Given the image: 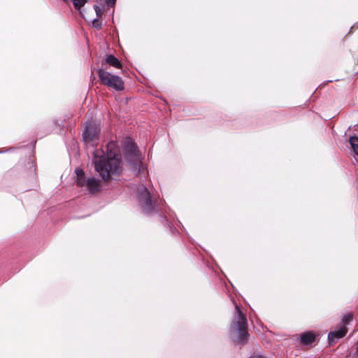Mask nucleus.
Wrapping results in <instances>:
<instances>
[{"instance_id": "obj_1", "label": "nucleus", "mask_w": 358, "mask_h": 358, "mask_svg": "<svg viewBox=\"0 0 358 358\" xmlns=\"http://www.w3.org/2000/svg\"><path fill=\"white\" fill-rule=\"evenodd\" d=\"M115 147V143L108 145L107 157L102 150H96L94 154L95 169L104 180L112 178L113 175H117L120 171V158L112 150Z\"/></svg>"}, {"instance_id": "obj_2", "label": "nucleus", "mask_w": 358, "mask_h": 358, "mask_svg": "<svg viewBox=\"0 0 358 358\" xmlns=\"http://www.w3.org/2000/svg\"><path fill=\"white\" fill-rule=\"evenodd\" d=\"M235 307L237 311V317L231 325V334L235 342L242 343L247 340L248 335L246 329L247 321L238 306L236 305Z\"/></svg>"}, {"instance_id": "obj_3", "label": "nucleus", "mask_w": 358, "mask_h": 358, "mask_svg": "<svg viewBox=\"0 0 358 358\" xmlns=\"http://www.w3.org/2000/svg\"><path fill=\"white\" fill-rule=\"evenodd\" d=\"M98 76L101 83L108 87L112 88L117 91H122L124 90V81L120 77L113 75L103 69H99L98 71Z\"/></svg>"}, {"instance_id": "obj_4", "label": "nucleus", "mask_w": 358, "mask_h": 358, "mask_svg": "<svg viewBox=\"0 0 358 358\" xmlns=\"http://www.w3.org/2000/svg\"><path fill=\"white\" fill-rule=\"evenodd\" d=\"M124 149L127 159L131 163L132 169L138 172L141 161L139 152L137 150L134 143L131 139L127 140Z\"/></svg>"}, {"instance_id": "obj_5", "label": "nucleus", "mask_w": 358, "mask_h": 358, "mask_svg": "<svg viewBox=\"0 0 358 358\" xmlns=\"http://www.w3.org/2000/svg\"><path fill=\"white\" fill-rule=\"evenodd\" d=\"M99 129H97L94 125L90 124L88 126L83 132L84 141L90 143L91 141L96 140L99 133Z\"/></svg>"}, {"instance_id": "obj_6", "label": "nucleus", "mask_w": 358, "mask_h": 358, "mask_svg": "<svg viewBox=\"0 0 358 358\" xmlns=\"http://www.w3.org/2000/svg\"><path fill=\"white\" fill-rule=\"evenodd\" d=\"M141 203L145 209L149 210L151 206V199L149 195V192L145 187L142 189L141 194L138 196Z\"/></svg>"}, {"instance_id": "obj_7", "label": "nucleus", "mask_w": 358, "mask_h": 358, "mask_svg": "<svg viewBox=\"0 0 358 358\" xmlns=\"http://www.w3.org/2000/svg\"><path fill=\"white\" fill-rule=\"evenodd\" d=\"M347 331V328L345 327H343L338 331L330 332L328 336L330 344L335 343L339 338H343L346 334Z\"/></svg>"}, {"instance_id": "obj_8", "label": "nucleus", "mask_w": 358, "mask_h": 358, "mask_svg": "<svg viewBox=\"0 0 358 358\" xmlns=\"http://www.w3.org/2000/svg\"><path fill=\"white\" fill-rule=\"evenodd\" d=\"M86 187L90 192L96 193L99 190V182L94 178H88L87 180Z\"/></svg>"}, {"instance_id": "obj_9", "label": "nucleus", "mask_w": 358, "mask_h": 358, "mask_svg": "<svg viewBox=\"0 0 358 358\" xmlns=\"http://www.w3.org/2000/svg\"><path fill=\"white\" fill-rule=\"evenodd\" d=\"M105 60L108 64L117 69H121L122 66L121 62L112 55H107Z\"/></svg>"}, {"instance_id": "obj_10", "label": "nucleus", "mask_w": 358, "mask_h": 358, "mask_svg": "<svg viewBox=\"0 0 358 358\" xmlns=\"http://www.w3.org/2000/svg\"><path fill=\"white\" fill-rule=\"evenodd\" d=\"M315 334L310 332L304 333L300 336L301 342L306 345L312 343L315 341Z\"/></svg>"}, {"instance_id": "obj_11", "label": "nucleus", "mask_w": 358, "mask_h": 358, "mask_svg": "<svg viewBox=\"0 0 358 358\" xmlns=\"http://www.w3.org/2000/svg\"><path fill=\"white\" fill-rule=\"evenodd\" d=\"M350 143L354 152L358 156V138L356 136L351 137Z\"/></svg>"}, {"instance_id": "obj_12", "label": "nucleus", "mask_w": 358, "mask_h": 358, "mask_svg": "<svg viewBox=\"0 0 358 358\" xmlns=\"http://www.w3.org/2000/svg\"><path fill=\"white\" fill-rule=\"evenodd\" d=\"M87 1V0H73V4L76 9L80 10Z\"/></svg>"}, {"instance_id": "obj_13", "label": "nucleus", "mask_w": 358, "mask_h": 358, "mask_svg": "<svg viewBox=\"0 0 358 358\" xmlns=\"http://www.w3.org/2000/svg\"><path fill=\"white\" fill-rule=\"evenodd\" d=\"M87 180H85V177L78 178L76 180V183L80 187L86 186Z\"/></svg>"}, {"instance_id": "obj_14", "label": "nucleus", "mask_w": 358, "mask_h": 358, "mask_svg": "<svg viewBox=\"0 0 358 358\" xmlns=\"http://www.w3.org/2000/svg\"><path fill=\"white\" fill-rule=\"evenodd\" d=\"M92 25L94 27H96L99 29L101 28V23L100 22V21L98 19H94L92 21Z\"/></svg>"}, {"instance_id": "obj_15", "label": "nucleus", "mask_w": 358, "mask_h": 358, "mask_svg": "<svg viewBox=\"0 0 358 358\" xmlns=\"http://www.w3.org/2000/svg\"><path fill=\"white\" fill-rule=\"evenodd\" d=\"M75 172H76L77 178L84 176V171L80 168H77L76 169Z\"/></svg>"}, {"instance_id": "obj_16", "label": "nucleus", "mask_w": 358, "mask_h": 358, "mask_svg": "<svg viewBox=\"0 0 358 358\" xmlns=\"http://www.w3.org/2000/svg\"><path fill=\"white\" fill-rule=\"evenodd\" d=\"M116 0H99V2L101 5L103 1H105L108 6H114Z\"/></svg>"}, {"instance_id": "obj_17", "label": "nucleus", "mask_w": 358, "mask_h": 358, "mask_svg": "<svg viewBox=\"0 0 358 358\" xmlns=\"http://www.w3.org/2000/svg\"><path fill=\"white\" fill-rule=\"evenodd\" d=\"M94 10L96 11V15L98 17H100L101 15V14H102V11H101V9L100 6L99 5L96 4V5L94 6Z\"/></svg>"}, {"instance_id": "obj_18", "label": "nucleus", "mask_w": 358, "mask_h": 358, "mask_svg": "<svg viewBox=\"0 0 358 358\" xmlns=\"http://www.w3.org/2000/svg\"><path fill=\"white\" fill-rule=\"evenodd\" d=\"M352 319V315L350 314H348L343 317V320L344 322L347 323V322H349L350 321H351Z\"/></svg>"}]
</instances>
